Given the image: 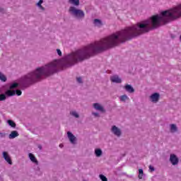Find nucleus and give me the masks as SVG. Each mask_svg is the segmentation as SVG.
<instances>
[{"mask_svg": "<svg viewBox=\"0 0 181 181\" xmlns=\"http://www.w3.org/2000/svg\"><path fill=\"white\" fill-rule=\"evenodd\" d=\"M28 156L31 162H33V163H35V165H39V162L37 161V159H36V157L35 156V155H33L32 153H30L28 154Z\"/></svg>", "mask_w": 181, "mask_h": 181, "instance_id": "nucleus-10", "label": "nucleus"}, {"mask_svg": "<svg viewBox=\"0 0 181 181\" xmlns=\"http://www.w3.org/2000/svg\"><path fill=\"white\" fill-rule=\"evenodd\" d=\"M5 94L8 97H12L16 95V93L15 90H8L7 91H6Z\"/></svg>", "mask_w": 181, "mask_h": 181, "instance_id": "nucleus-15", "label": "nucleus"}, {"mask_svg": "<svg viewBox=\"0 0 181 181\" xmlns=\"http://www.w3.org/2000/svg\"><path fill=\"white\" fill-rule=\"evenodd\" d=\"M159 93H155L150 96V98L153 103H158V101H159Z\"/></svg>", "mask_w": 181, "mask_h": 181, "instance_id": "nucleus-7", "label": "nucleus"}, {"mask_svg": "<svg viewBox=\"0 0 181 181\" xmlns=\"http://www.w3.org/2000/svg\"><path fill=\"white\" fill-rule=\"evenodd\" d=\"M144 175V170H139V178L142 179V176Z\"/></svg>", "mask_w": 181, "mask_h": 181, "instance_id": "nucleus-25", "label": "nucleus"}, {"mask_svg": "<svg viewBox=\"0 0 181 181\" xmlns=\"http://www.w3.org/2000/svg\"><path fill=\"white\" fill-rule=\"evenodd\" d=\"M111 132L116 136H121V129L117 127V126H112L111 129Z\"/></svg>", "mask_w": 181, "mask_h": 181, "instance_id": "nucleus-5", "label": "nucleus"}, {"mask_svg": "<svg viewBox=\"0 0 181 181\" xmlns=\"http://www.w3.org/2000/svg\"><path fill=\"white\" fill-rule=\"evenodd\" d=\"M95 156L98 157L101 156V155H103V151H101V149L100 148H97L95 150Z\"/></svg>", "mask_w": 181, "mask_h": 181, "instance_id": "nucleus-17", "label": "nucleus"}, {"mask_svg": "<svg viewBox=\"0 0 181 181\" xmlns=\"http://www.w3.org/2000/svg\"><path fill=\"white\" fill-rule=\"evenodd\" d=\"M93 23L95 26H97L98 28H101V26H103V22L97 18L93 21Z\"/></svg>", "mask_w": 181, "mask_h": 181, "instance_id": "nucleus-14", "label": "nucleus"}, {"mask_svg": "<svg viewBox=\"0 0 181 181\" xmlns=\"http://www.w3.org/2000/svg\"><path fill=\"white\" fill-rule=\"evenodd\" d=\"M0 80L1 81H6V76L0 72Z\"/></svg>", "mask_w": 181, "mask_h": 181, "instance_id": "nucleus-23", "label": "nucleus"}, {"mask_svg": "<svg viewBox=\"0 0 181 181\" xmlns=\"http://www.w3.org/2000/svg\"><path fill=\"white\" fill-rule=\"evenodd\" d=\"M67 135L71 144H76V136L73 134V133L68 132Z\"/></svg>", "mask_w": 181, "mask_h": 181, "instance_id": "nucleus-9", "label": "nucleus"}, {"mask_svg": "<svg viewBox=\"0 0 181 181\" xmlns=\"http://www.w3.org/2000/svg\"><path fill=\"white\" fill-rule=\"evenodd\" d=\"M129 98H128V96L127 95H123L120 97V100L122 101H127V100H129Z\"/></svg>", "mask_w": 181, "mask_h": 181, "instance_id": "nucleus-22", "label": "nucleus"}, {"mask_svg": "<svg viewBox=\"0 0 181 181\" xmlns=\"http://www.w3.org/2000/svg\"><path fill=\"white\" fill-rule=\"evenodd\" d=\"M76 80H77L78 83H83V81L81 80V77L76 78Z\"/></svg>", "mask_w": 181, "mask_h": 181, "instance_id": "nucleus-31", "label": "nucleus"}, {"mask_svg": "<svg viewBox=\"0 0 181 181\" xmlns=\"http://www.w3.org/2000/svg\"><path fill=\"white\" fill-rule=\"evenodd\" d=\"M59 69H60V62L59 61H54L45 66L37 68L35 71L25 76L23 78L24 83L32 84V83L40 80L43 76L47 77L54 74V73L59 71Z\"/></svg>", "mask_w": 181, "mask_h": 181, "instance_id": "nucleus-2", "label": "nucleus"}, {"mask_svg": "<svg viewBox=\"0 0 181 181\" xmlns=\"http://www.w3.org/2000/svg\"><path fill=\"white\" fill-rule=\"evenodd\" d=\"M149 170L151 172H154L155 171V168L152 166V165H149Z\"/></svg>", "mask_w": 181, "mask_h": 181, "instance_id": "nucleus-30", "label": "nucleus"}, {"mask_svg": "<svg viewBox=\"0 0 181 181\" xmlns=\"http://www.w3.org/2000/svg\"><path fill=\"white\" fill-rule=\"evenodd\" d=\"M8 124L12 128H16V123L12 120H8Z\"/></svg>", "mask_w": 181, "mask_h": 181, "instance_id": "nucleus-19", "label": "nucleus"}, {"mask_svg": "<svg viewBox=\"0 0 181 181\" xmlns=\"http://www.w3.org/2000/svg\"><path fill=\"white\" fill-rule=\"evenodd\" d=\"M124 90H126V91H127V93H134L135 89H134V88L131 86V85H126L124 86Z\"/></svg>", "mask_w": 181, "mask_h": 181, "instance_id": "nucleus-12", "label": "nucleus"}, {"mask_svg": "<svg viewBox=\"0 0 181 181\" xmlns=\"http://www.w3.org/2000/svg\"><path fill=\"white\" fill-rule=\"evenodd\" d=\"M15 93H16V95H22V90H16L15 91Z\"/></svg>", "mask_w": 181, "mask_h": 181, "instance_id": "nucleus-28", "label": "nucleus"}, {"mask_svg": "<svg viewBox=\"0 0 181 181\" xmlns=\"http://www.w3.org/2000/svg\"><path fill=\"white\" fill-rule=\"evenodd\" d=\"M170 162L174 166L177 165L179 163V158L175 154H170Z\"/></svg>", "mask_w": 181, "mask_h": 181, "instance_id": "nucleus-4", "label": "nucleus"}, {"mask_svg": "<svg viewBox=\"0 0 181 181\" xmlns=\"http://www.w3.org/2000/svg\"><path fill=\"white\" fill-rule=\"evenodd\" d=\"M62 147H63V144H59V148H62Z\"/></svg>", "mask_w": 181, "mask_h": 181, "instance_id": "nucleus-33", "label": "nucleus"}, {"mask_svg": "<svg viewBox=\"0 0 181 181\" xmlns=\"http://www.w3.org/2000/svg\"><path fill=\"white\" fill-rule=\"evenodd\" d=\"M69 4H71L72 5H76L78 6V5H80V0H69Z\"/></svg>", "mask_w": 181, "mask_h": 181, "instance_id": "nucleus-16", "label": "nucleus"}, {"mask_svg": "<svg viewBox=\"0 0 181 181\" xmlns=\"http://www.w3.org/2000/svg\"><path fill=\"white\" fill-rule=\"evenodd\" d=\"M16 136H19V133H18L17 131H13L11 133L9 134L8 138L10 139H13L14 138H16Z\"/></svg>", "mask_w": 181, "mask_h": 181, "instance_id": "nucleus-13", "label": "nucleus"}, {"mask_svg": "<svg viewBox=\"0 0 181 181\" xmlns=\"http://www.w3.org/2000/svg\"><path fill=\"white\" fill-rule=\"evenodd\" d=\"M0 12H2V10H0Z\"/></svg>", "mask_w": 181, "mask_h": 181, "instance_id": "nucleus-35", "label": "nucleus"}, {"mask_svg": "<svg viewBox=\"0 0 181 181\" xmlns=\"http://www.w3.org/2000/svg\"><path fill=\"white\" fill-rule=\"evenodd\" d=\"M42 4H43V0H40L37 5L42 11H45V8L42 6Z\"/></svg>", "mask_w": 181, "mask_h": 181, "instance_id": "nucleus-21", "label": "nucleus"}, {"mask_svg": "<svg viewBox=\"0 0 181 181\" xmlns=\"http://www.w3.org/2000/svg\"><path fill=\"white\" fill-rule=\"evenodd\" d=\"M181 16V4L171 8L170 10L163 11L161 16H153L151 20H147L141 23H138L136 25L127 27L122 31L112 34L100 41L95 42L84 47V60L90 59L95 53L104 52L110 47L118 46L119 43H124L127 40H131L132 37L139 36L142 33H146L152 29L158 28L160 23H168L170 21H175Z\"/></svg>", "mask_w": 181, "mask_h": 181, "instance_id": "nucleus-1", "label": "nucleus"}, {"mask_svg": "<svg viewBox=\"0 0 181 181\" xmlns=\"http://www.w3.org/2000/svg\"><path fill=\"white\" fill-rule=\"evenodd\" d=\"M71 115H73L74 117H75V118H78V115L76 111H73L71 112Z\"/></svg>", "mask_w": 181, "mask_h": 181, "instance_id": "nucleus-27", "label": "nucleus"}, {"mask_svg": "<svg viewBox=\"0 0 181 181\" xmlns=\"http://www.w3.org/2000/svg\"><path fill=\"white\" fill-rule=\"evenodd\" d=\"M18 86H19V83H12V84L10 86L9 88H10V90H13V88H18Z\"/></svg>", "mask_w": 181, "mask_h": 181, "instance_id": "nucleus-20", "label": "nucleus"}, {"mask_svg": "<svg viewBox=\"0 0 181 181\" xmlns=\"http://www.w3.org/2000/svg\"><path fill=\"white\" fill-rule=\"evenodd\" d=\"M93 108H95V110H97L98 111H100V112H105V110H104V107L101 106L100 103H94Z\"/></svg>", "mask_w": 181, "mask_h": 181, "instance_id": "nucleus-8", "label": "nucleus"}, {"mask_svg": "<svg viewBox=\"0 0 181 181\" xmlns=\"http://www.w3.org/2000/svg\"><path fill=\"white\" fill-rule=\"evenodd\" d=\"M110 80H111L112 83H122V81L121 80V78H119V77H118V76H112L110 78Z\"/></svg>", "mask_w": 181, "mask_h": 181, "instance_id": "nucleus-11", "label": "nucleus"}, {"mask_svg": "<svg viewBox=\"0 0 181 181\" xmlns=\"http://www.w3.org/2000/svg\"><path fill=\"white\" fill-rule=\"evenodd\" d=\"M3 158L6 160L7 163H8L9 165H12V160L11 159L9 154H8V152H3Z\"/></svg>", "mask_w": 181, "mask_h": 181, "instance_id": "nucleus-6", "label": "nucleus"}, {"mask_svg": "<svg viewBox=\"0 0 181 181\" xmlns=\"http://www.w3.org/2000/svg\"><path fill=\"white\" fill-rule=\"evenodd\" d=\"M57 54L59 55L60 57L62 56V50H60V49H57Z\"/></svg>", "mask_w": 181, "mask_h": 181, "instance_id": "nucleus-29", "label": "nucleus"}, {"mask_svg": "<svg viewBox=\"0 0 181 181\" xmlns=\"http://www.w3.org/2000/svg\"><path fill=\"white\" fill-rule=\"evenodd\" d=\"M6 95L5 94H0V101H5Z\"/></svg>", "mask_w": 181, "mask_h": 181, "instance_id": "nucleus-26", "label": "nucleus"}, {"mask_svg": "<svg viewBox=\"0 0 181 181\" xmlns=\"http://www.w3.org/2000/svg\"><path fill=\"white\" fill-rule=\"evenodd\" d=\"M99 177L102 181H108V179L104 175H100Z\"/></svg>", "mask_w": 181, "mask_h": 181, "instance_id": "nucleus-24", "label": "nucleus"}, {"mask_svg": "<svg viewBox=\"0 0 181 181\" xmlns=\"http://www.w3.org/2000/svg\"><path fill=\"white\" fill-rule=\"evenodd\" d=\"M93 115H94L95 117H100V115L97 112H93Z\"/></svg>", "mask_w": 181, "mask_h": 181, "instance_id": "nucleus-32", "label": "nucleus"}, {"mask_svg": "<svg viewBox=\"0 0 181 181\" xmlns=\"http://www.w3.org/2000/svg\"><path fill=\"white\" fill-rule=\"evenodd\" d=\"M0 135H4L2 133H0Z\"/></svg>", "mask_w": 181, "mask_h": 181, "instance_id": "nucleus-34", "label": "nucleus"}, {"mask_svg": "<svg viewBox=\"0 0 181 181\" xmlns=\"http://www.w3.org/2000/svg\"><path fill=\"white\" fill-rule=\"evenodd\" d=\"M170 131L173 133L177 132V127H176V124H170Z\"/></svg>", "mask_w": 181, "mask_h": 181, "instance_id": "nucleus-18", "label": "nucleus"}, {"mask_svg": "<svg viewBox=\"0 0 181 181\" xmlns=\"http://www.w3.org/2000/svg\"><path fill=\"white\" fill-rule=\"evenodd\" d=\"M69 12L71 15H73V16H75V18H77L78 19H81L82 18H84V11L80 9H77L74 6H71L69 8Z\"/></svg>", "mask_w": 181, "mask_h": 181, "instance_id": "nucleus-3", "label": "nucleus"}]
</instances>
